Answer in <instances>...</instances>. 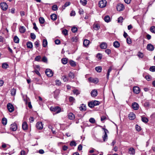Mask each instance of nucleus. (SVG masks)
Listing matches in <instances>:
<instances>
[{
  "label": "nucleus",
  "mask_w": 155,
  "mask_h": 155,
  "mask_svg": "<svg viewBox=\"0 0 155 155\" xmlns=\"http://www.w3.org/2000/svg\"><path fill=\"white\" fill-rule=\"evenodd\" d=\"M51 110L55 112L56 113H59L61 111V108L58 106L51 107Z\"/></svg>",
  "instance_id": "1"
},
{
  "label": "nucleus",
  "mask_w": 155,
  "mask_h": 155,
  "mask_svg": "<svg viewBox=\"0 0 155 155\" xmlns=\"http://www.w3.org/2000/svg\"><path fill=\"white\" fill-rule=\"evenodd\" d=\"M107 1L105 0H101L99 2V7L101 8L105 7L106 5Z\"/></svg>",
  "instance_id": "2"
},
{
  "label": "nucleus",
  "mask_w": 155,
  "mask_h": 155,
  "mask_svg": "<svg viewBox=\"0 0 155 155\" xmlns=\"http://www.w3.org/2000/svg\"><path fill=\"white\" fill-rule=\"evenodd\" d=\"M45 73L46 75L49 77H51L53 75V71L49 69H47L46 70Z\"/></svg>",
  "instance_id": "3"
},
{
  "label": "nucleus",
  "mask_w": 155,
  "mask_h": 155,
  "mask_svg": "<svg viewBox=\"0 0 155 155\" xmlns=\"http://www.w3.org/2000/svg\"><path fill=\"white\" fill-rule=\"evenodd\" d=\"M7 107L9 111L10 112H12L14 110V107L11 103H9L7 104Z\"/></svg>",
  "instance_id": "4"
},
{
  "label": "nucleus",
  "mask_w": 155,
  "mask_h": 155,
  "mask_svg": "<svg viewBox=\"0 0 155 155\" xmlns=\"http://www.w3.org/2000/svg\"><path fill=\"white\" fill-rule=\"evenodd\" d=\"M36 127L38 130H41L43 127V124L41 122H38L36 124Z\"/></svg>",
  "instance_id": "5"
},
{
  "label": "nucleus",
  "mask_w": 155,
  "mask_h": 155,
  "mask_svg": "<svg viewBox=\"0 0 155 155\" xmlns=\"http://www.w3.org/2000/svg\"><path fill=\"white\" fill-rule=\"evenodd\" d=\"M0 6L3 11L6 10L8 8V5L5 2H2L0 4Z\"/></svg>",
  "instance_id": "6"
},
{
  "label": "nucleus",
  "mask_w": 155,
  "mask_h": 155,
  "mask_svg": "<svg viewBox=\"0 0 155 155\" xmlns=\"http://www.w3.org/2000/svg\"><path fill=\"white\" fill-rule=\"evenodd\" d=\"M117 11L120 12L121 11L124 10V7L123 4H119L117 5Z\"/></svg>",
  "instance_id": "7"
},
{
  "label": "nucleus",
  "mask_w": 155,
  "mask_h": 155,
  "mask_svg": "<svg viewBox=\"0 0 155 155\" xmlns=\"http://www.w3.org/2000/svg\"><path fill=\"white\" fill-rule=\"evenodd\" d=\"M104 131V134L103 137V139L104 141L107 140V133H108V130L105 128H103Z\"/></svg>",
  "instance_id": "8"
},
{
  "label": "nucleus",
  "mask_w": 155,
  "mask_h": 155,
  "mask_svg": "<svg viewBox=\"0 0 155 155\" xmlns=\"http://www.w3.org/2000/svg\"><path fill=\"white\" fill-rule=\"evenodd\" d=\"M17 129V124L15 123L11 124L10 126V129L13 131H16Z\"/></svg>",
  "instance_id": "9"
},
{
  "label": "nucleus",
  "mask_w": 155,
  "mask_h": 155,
  "mask_svg": "<svg viewBox=\"0 0 155 155\" xmlns=\"http://www.w3.org/2000/svg\"><path fill=\"white\" fill-rule=\"evenodd\" d=\"M133 91L134 93L136 94H138L140 92V89L138 87L135 86L133 88Z\"/></svg>",
  "instance_id": "10"
},
{
  "label": "nucleus",
  "mask_w": 155,
  "mask_h": 155,
  "mask_svg": "<svg viewBox=\"0 0 155 155\" xmlns=\"http://www.w3.org/2000/svg\"><path fill=\"white\" fill-rule=\"evenodd\" d=\"M147 50L152 51L154 50V47L151 44H149L147 45Z\"/></svg>",
  "instance_id": "11"
},
{
  "label": "nucleus",
  "mask_w": 155,
  "mask_h": 155,
  "mask_svg": "<svg viewBox=\"0 0 155 155\" xmlns=\"http://www.w3.org/2000/svg\"><path fill=\"white\" fill-rule=\"evenodd\" d=\"M132 107L134 110H137L139 108L138 104L136 102H134L132 104Z\"/></svg>",
  "instance_id": "12"
},
{
  "label": "nucleus",
  "mask_w": 155,
  "mask_h": 155,
  "mask_svg": "<svg viewBox=\"0 0 155 155\" xmlns=\"http://www.w3.org/2000/svg\"><path fill=\"white\" fill-rule=\"evenodd\" d=\"M54 97L55 98L57 99L60 93V91L58 89H57L54 91Z\"/></svg>",
  "instance_id": "13"
},
{
  "label": "nucleus",
  "mask_w": 155,
  "mask_h": 155,
  "mask_svg": "<svg viewBox=\"0 0 155 155\" xmlns=\"http://www.w3.org/2000/svg\"><path fill=\"white\" fill-rule=\"evenodd\" d=\"M129 119L131 120L134 119L135 118V115L134 113H130L128 115Z\"/></svg>",
  "instance_id": "14"
},
{
  "label": "nucleus",
  "mask_w": 155,
  "mask_h": 155,
  "mask_svg": "<svg viewBox=\"0 0 155 155\" xmlns=\"http://www.w3.org/2000/svg\"><path fill=\"white\" fill-rule=\"evenodd\" d=\"M100 47L102 49H105L107 48V45L106 43L103 42L100 44Z\"/></svg>",
  "instance_id": "15"
},
{
  "label": "nucleus",
  "mask_w": 155,
  "mask_h": 155,
  "mask_svg": "<svg viewBox=\"0 0 155 155\" xmlns=\"http://www.w3.org/2000/svg\"><path fill=\"white\" fill-rule=\"evenodd\" d=\"M68 117L70 120H73L75 118V116L72 113H70L68 114Z\"/></svg>",
  "instance_id": "16"
},
{
  "label": "nucleus",
  "mask_w": 155,
  "mask_h": 155,
  "mask_svg": "<svg viewBox=\"0 0 155 155\" xmlns=\"http://www.w3.org/2000/svg\"><path fill=\"white\" fill-rule=\"evenodd\" d=\"M88 79L89 81L94 83H97L98 81V79L97 78L94 79L92 78H90Z\"/></svg>",
  "instance_id": "17"
},
{
  "label": "nucleus",
  "mask_w": 155,
  "mask_h": 155,
  "mask_svg": "<svg viewBox=\"0 0 155 155\" xmlns=\"http://www.w3.org/2000/svg\"><path fill=\"white\" fill-rule=\"evenodd\" d=\"M91 95L93 97H96L97 94V92L96 90H93L91 92Z\"/></svg>",
  "instance_id": "18"
},
{
  "label": "nucleus",
  "mask_w": 155,
  "mask_h": 155,
  "mask_svg": "<svg viewBox=\"0 0 155 155\" xmlns=\"http://www.w3.org/2000/svg\"><path fill=\"white\" fill-rule=\"evenodd\" d=\"M100 27V26L99 24H94L93 25V28L94 30H98Z\"/></svg>",
  "instance_id": "19"
},
{
  "label": "nucleus",
  "mask_w": 155,
  "mask_h": 155,
  "mask_svg": "<svg viewBox=\"0 0 155 155\" xmlns=\"http://www.w3.org/2000/svg\"><path fill=\"white\" fill-rule=\"evenodd\" d=\"M129 153L130 154H134L135 153L134 149L133 147L130 148L129 149Z\"/></svg>",
  "instance_id": "20"
},
{
  "label": "nucleus",
  "mask_w": 155,
  "mask_h": 155,
  "mask_svg": "<svg viewBox=\"0 0 155 155\" xmlns=\"http://www.w3.org/2000/svg\"><path fill=\"white\" fill-rule=\"evenodd\" d=\"M79 109L81 111H85L86 110V106L85 105L82 104L79 107Z\"/></svg>",
  "instance_id": "21"
},
{
  "label": "nucleus",
  "mask_w": 155,
  "mask_h": 155,
  "mask_svg": "<svg viewBox=\"0 0 155 155\" xmlns=\"http://www.w3.org/2000/svg\"><path fill=\"white\" fill-rule=\"evenodd\" d=\"M51 18L53 21L56 20L57 18V15L55 14H53L51 15Z\"/></svg>",
  "instance_id": "22"
},
{
  "label": "nucleus",
  "mask_w": 155,
  "mask_h": 155,
  "mask_svg": "<svg viewBox=\"0 0 155 155\" xmlns=\"http://www.w3.org/2000/svg\"><path fill=\"white\" fill-rule=\"evenodd\" d=\"M90 41L87 39H85L83 42V45L85 47L87 46L89 44Z\"/></svg>",
  "instance_id": "23"
},
{
  "label": "nucleus",
  "mask_w": 155,
  "mask_h": 155,
  "mask_svg": "<svg viewBox=\"0 0 155 155\" xmlns=\"http://www.w3.org/2000/svg\"><path fill=\"white\" fill-rule=\"evenodd\" d=\"M22 127L24 130H26L28 129V125L26 122H24L22 125Z\"/></svg>",
  "instance_id": "24"
},
{
  "label": "nucleus",
  "mask_w": 155,
  "mask_h": 155,
  "mask_svg": "<svg viewBox=\"0 0 155 155\" xmlns=\"http://www.w3.org/2000/svg\"><path fill=\"white\" fill-rule=\"evenodd\" d=\"M20 32L21 33H24L25 31V27L21 26L20 27L19 29Z\"/></svg>",
  "instance_id": "25"
},
{
  "label": "nucleus",
  "mask_w": 155,
  "mask_h": 155,
  "mask_svg": "<svg viewBox=\"0 0 155 155\" xmlns=\"http://www.w3.org/2000/svg\"><path fill=\"white\" fill-rule=\"evenodd\" d=\"M113 45L116 48H118L120 46V43L117 41H115L114 42Z\"/></svg>",
  "instance_id": "26"
},
{
  "label": "nucleus",
  "mask_w": 155,
  "mask_h": 155,
  "mask_svg": "<svg viewBox=\"0 0 155 155\" xmlns=\"http://www.w3.org/2000/svg\"><path fill=\"white\" fill-rule=\"evenodd\" d=\"M112 70V68L111 67H110L107 71V79H109V76L110 75V73Z\"/></svg>",
  "instance_id": "27"
},
{
  "label": "nucleus",
  "mask_w": 155,
  "mask_h": 155,
  "mask_svg": "<svg viewBox=\"0 0 155 155\" xmlns=\"http://www.w3.org/2000/svg\"><path fill=\"white\" fill-rule=\"evenodd\" d=\"M26 45L28 48H31L33 47L32 43L31 42H28L27 43Z\"/></svg>",
  "instance_id": "28"
},
{
  "label": "nucleus",
  "mask_w": 155,
  "mask_h": 155,
  "mask_svg": "<svg viewBox=\"0 0 155 155\" xmlns=\"http://www.w3.org/2000/svg\"><path fill=\"white\" fill-rule=\"evenodd\" d=\"M105 21L107 22H108L110 21V18L108 15L105 16L104 18Z\"/></svg>",
  "instance_id": "29"
},
{
  "label": "nucleus",
  "mask_w": 155,
  "mask_h": 155,
  "mask_svg": "<svg viewBox=\"0 0 155 155\" xmlns=\"http://www.w3.org/2000/svg\"><path fill=\"white\" fill-rule=\"evenodd\" d=\"M95 69L97 72L100 73L101 71L102 68L101 66L97 67H95Z\"/></svg>",
  "instance_id": "30"
},
{
  "label": "nucleus",
  "mask_w": 155,
  "mask_h": 155,
  "mask_svg": "<svg viewBox=\"0 0 155 155\" xmlns=\"http://www.w3.org/2000/svg\"><path fill=\"white\" fill-rule=\"evenodd\" d=\"M11 92L12 95L14 96L16 94V90L14 88H13L11 90Z\"/></svg>",
  "instance_id": "31"
},
{
  "label": "nucleus",
  "mask_w": 155,
  "mask_h": 155,
  "mask_svg": "<svg viewBox=\"0 0 155 155\" xmlns=\"http://www.w3.org/2000/svg\"><path fill=\"white\" fill-rule=\"evenodd\" d=\"M48 42L46 40L44 39L42 42V45L44 47H46L47 45Z\"/></svg>",
  "instance_id": "32"
},
{
  "label": "nucleus",
  "mask_w": 155,
  "mask_h": 155,
  "mask_svg": "<svg viewBox=\"0 0 155 155\" xmlns=\"http://www.w3.org/2000/svg\"><path fill=\"white\" fill-rule=\"evenodd\" d=\"M19 39L16 36H15L14 38V41L15 43H18L19 42Z\"/></svg>",
  "instance_id": "33"
},
{
  "label": "nucleus",
  "mask_w": 155,
  "mask_h": 155,
  "mask_svg": "<svg viewBox=\"0 0 155 155\" xmlns=\"http://www.w3.org/2000/svg\"><path fill=\"white\" fill-rule=\"evenodd\" d=\"M61 60L62 63L64 64H66L68 62V59L67 58H63Z\"/></svg>",
  "instance_id": "34"
},
{
  "label": "nucleus",
  "mask_w": 155,
  "mask_h": 155,
  "mask_svg": "<svg viewBox=\"0 0 155 155\" xmlns=\"http://www.w3.org/2000/svg\"><path fill=\"white\" fill-rule=\"evenodd\" d=\"M2 123L3 125H6L7 123V119L5 118H3L2 120Z\"/></svg>",
  "instance_id": "35"
},
{
  "label": "nucleus",
  "mask_w": 155,
  "mask_h": 155,
  "mask_svg": "<svg viewBox=\"0 0 155 155\" xmlns=\"http://www.w3.org/2000/svg\"><path fill=\"white\" fill-rule=\"evenodd\" d=\"M138 57L140 58H142L144 56L143 54L140 52H138L137 54Z\"/></svg>",
  "instance_id": "36"
},
{
  "label": "nucleus",
  "mask_w": 155,
  "mask_h": 155,
  "mask_svg": "<svg viewBox=\"0 0 155 155\" xmlns=\"http://www.w3.org/2000/svg\"><path fill=\"white\" fill-rule=\"evenodd\" d=\"M2 67L3 68L6 69L8 67V65L6 63H4L2 64Z\"/></svg>",
  "instance_id": "37"
},
{
  "label": "nucleus",
  "mask_w": 155,
  "mask_h": 155,
  "mask_svg": "<svg viewBox=\"0 0 155 155\" xmlns=\"http://www.w3.org/2000/svg\"><path fill=\"white\" fill-rule=\"evenodd\" d=\"M141 120L143 122L145 123H147L148 121V119L145 117H142Z\"/></svg>",
  "instance_id": "38"
},
{
  "label": "nucleus",
  "mask_w": 155,
  "mask_h": 155,
  "mask_svg": "<svg viewBox=\"0 0 155 155\" xmlns=\"http://www.w3.org/2000/svg\"><path fill=\"white\" fill-rule=\"evenodd\" d=\"M68 76L70 78L73 79L74 77V74L73 72H70L68 74Z\"/></svg>",
  "instance_id": "39"
},
{
  "label": "nucleus",
  "mask_w": 155,
  "mask_h": 155,
  "mask_svg": "<svg viewBox=\"0 0 155 155\" xmlns=\"http://www.w3.org/2000/svg\"><path fill=\"white\" fill-rule=\"evenodd\" d=\"M80 2L83 5H85L87 3L86 0H80Z\"/></svg>",
  "instance_id": "40"
},
{
  "label": "nucleus",
  "mask_w": 155,
  "mask_h": 155,
  "mask_svg": "<svg viewBox=\"0 0 155 155\" xmlns=\"http://www.w3.org/2000/svg\"><path fill=\"white\" fill-rule=\"evenodd\" d=\"M52 9L53 10L56 11L58 9V7L57 5H54L52 7Z\"/></svg>",
  "instance_id": "41"
},
{
  "label": "nucleus",
  "mask_w": 155,
  "mask_h": 155,
  "mask_svg": "<svg viewBox=\"0 0 155 155\" xmlns=\"http://www.w3.org/2000/svg\"><path fill=\"white\" fill-rule=\"evenodd\" d=\"M39 21L40 23L41 24H44L45 21L44 19L42 17H40L39 18Z\"/></svg>",
  "instance_id": "42"
},
{
  "label": "nucleus",
  "mask_w": 155,
  "mask_h": 155,
  "mask_svg": "<svg viewBox=\"0 0 155 155\" xmlns=\"http://www.w3.org/2000/svg\"><path fill=\"white\" fill-rule=\"evenodd\" d=\"M88 106L91 108L93 107L94 106L93 101H91L88 103Z\"/></svg>",
  "instance_id": "43"
},
{
  "label": "nucleus",
  "mask_w": 155,
  "mask_h": 155,
  "mask_svg": "<svg viewBox=\"0 0 155 155\" xmlns=\"http://www.w3.org/2000/svg\"><path fill=\"white\" fill-rule=\"evenodd\" d=\"M73 93L74 94L76 95H77L80 94L79 91L77 89H75L73 91Z\"/></svg>",
  "instance_id": "44"
},
{
  "label": "nucleus",
  "mask_w": 155,
  "mask_h": 155,
  "mask_svg": "<svg viewBox=\"0 0 155 155\" xmlns=\"http://www.w3.org/2000/svg\"><path fill=\"white\" fill-rule=\"evenodd\" d=\"M70 64L71 66L73 67L75 66L76 65V63L72 60L70 61Z\"/></svg>",
  "instance_id": "45"
},
{
  "label": "nucleus",
  "mask_w": 155,
  "mask_h": 155,
  "mask_svg": "<svg viewBox=\"0 0 155 155\" xmlns=\"http://www.w3.org/2000/svg\"><path fill=\"white\" fill-rule=\"evenodd\" d=\"M151 32L153 33H155V27L152 26L151 27L150 29Z\"/></svg>",
  "instance_id": "46"
},
{
  "label": "nucleus",
  "mask_w": 155,
  "mask_h": 155,
  "mask_svg": "<svg viewBox=\"0 0 155 155\" xmlns=\"http://www.w3.org/2000/svg\"><path fill=\"white\" fill-rule=\"evenodd\" d=\"M71 30L72 31V32H73L74 33H75L78 30V29L77 27H74L72 28Z\"/></svg>",
  "instance_id": "47"
},
{
  "label": "nucleus",
  "mask_w": 155,
  "mask_h": 155,
  "mask_svg": "<svg viewBox=\"0 0 155 155\" xmlns=\"http://www.w3.org/2000/svg\"><path fill=\"white\" fill-rule=\"evenodd\" d=\"M89 122L92 124H94L95 122V120L93 118H91L89 120Z\"/></svg>",
  "instance_id": "48"
},
{
  "label": "nucleus",
  "mask_w": 155,
  "mask_h": 155,
  "mask_svg": "<svg viewBox=\"0 0 155 155\" xmlns=\"http://www.w3.org/2000/svg\"><path fill=\"white\" fill-rule=\"evenodd\" d=\"M41 58V57L40 56H36L35 58V61H40V59Z\"/></svg>",
  "instance_id": "49"
},
{
  "label": "nucleus",
  "mask_w": 155,
  "mask_h": 155,
  "mask_svg": "<svg viewBox=\"0 0 155 155\" xmlns=\"http://www.w3.org/2000/svg\"><path fill=\"white\" fill-rule=\"evenodd\" d=\"M123 18L122 17H119L117 20V21L118 23H122L123 22Z\"/></svg>",
  "instance_id": "50"
},
{
  "label": "nucleus",
  "mask_w": 155,
  "mask_h": 155,
  "mask_svg": "<svg viewBox=\"0 0 155 155\" xmlns=\"http://www.w3.org/2000/svg\"><path fill=\"white\" fill-rule=\"evenodd\" d=\"M70 145L71 146H75L76 145V143L74 141H72L70 142Z\"/></svg>",
  "instance_id": "51"
},
{
  "label": "nucleus",
  "mask_w": 155,
  "mask_h": 155,
  "mask_svg": "<svg viewBox=\"0 0 155 155\" xmlns=\"http://www.w3.org/2000/svg\"><path fill=\"white\" fill-rule=\"evenodd\" d=\"M93 102L94 106L98 105L100 104L99 101H94Z\"/></svg>",
  "instance_id": "52"
},
{
  "label": "nucleus",
  "mask_w": 155,
  "mask_h": 155,
  "mask_svg": "<svg viewBox=\"0 0 155 155\" xmlns=\"http://www.w3.org/2000/svg\"><path fill=\"white\" fill-rule=\"evenodd\" d=\"M150 71L152 72L155 71V66L151 67L150 68Z\"/></svg>",
  "instance_id": "53"
},
{
  "label": "nucleus",
  "mask_w": 155,
  "mask_h": 155,
  "mask_svg": "<svg viewBox=\"0 0 155 155\" xmlns=\"http://www.w3.org/2000/svg\"><path fill=\"white\" fill-rule=\"evenodd\" d=\"M31 37L32 39H35L36 38V36L33 33L31 34Z\"/></svg>",
  "instance_id": "54"
},
{
  "label": "nucleus",
  "mask_w": 155,
  "mask_h": 155,
  "mask_svg": "<svg viewBox=\"0 0 155 155\" xmlns=\"http://www.w3.org/2000/svg\"><path fill=\"white\" fill-rule=\"evenodd\" d=\"M62 33L65 35H66L68 34V31L66 29H64L62 31Z\"/></svg>",
  "instance_id": "55"
},
{
  "label": "nucleus",
  "mask_w": 155,
  "mask_h": 155,
  "mask_svg": "<svg viewBox=\"0 0 155 155\" xmlns=\"http://www.w3.org/2000/svg\"><path fill=\"white\" fill-rule=\"evenodd\" d=\"M72 41L73 42H77L78 40V38L76 37H74L72 38Z\"/></svg>",
  "instance_id": "56"
},
{
  "label": "nucleus",
  "mask_w": 155,
  "mask_h": 155,
  "mask_svg": "<svg viewBox=\"0 0 155 155\" xmlns=\"http://www.w3.org/2000/svg\"><path fill=\"white\" fill-rule=\"evenodd\" d=\"M56 85L60 86L61 85V81L59 80H56L55 81Z\"/></svg>",
  "instance_id": "57"
},
{
  "label": "nucleus",
  "mask_w": 155,
  "mask_h": 155,
  "mask_svg": "<svg viewBox=\"0 0 155 155\" xmlns=\"http://www.w3.org/2000/svg\"><path fill=\"white\" fill-rule=\"evenodd\" d=\"M97 57L100 60L102 58V55L101 54L98 53L97 54Z\"/></svg>",
  "instance_id": "58"
},
{
  "label": "nucleus",
  "mask_w": 155,
  "mask_h": 155,
  "mask_svg": "<svg viewBox=\"0 0 155 155\" xmlns=\"http://www.w3.org/2000/svg\"><path fill=\"white\" fill-rule=\"evenodd\" d=\"M34 45L36 48L38 47L39 45V41H37L35 42Z\"/></svg>",
  "instance_id": "59"
},
{
  "label": "nucleus",
  "mask_w": 155,
  "mask_h": 155,
  "mask_svg": "<svg viewBox=\"0 0 155 155\" xmlns=\"http://www.w3.org/2000/svg\"><path fill=\"white\" fill-rule=\"evenodd\" d=\"M135 128L137 130L139 131L140 130V127L137 125H136Z\"/></svg>",
  "instance_id": "60"
},
{
  "label": "nucleus",
  "mask_w": 155,
  "mask_h": 155,
  "mask_svg": "<svg viewBox=\"0 0 155 155\" xmlns=\"http://www.w3.org/2000/svg\"><path fill=\"white\" fill-rule=\"evenodd\" d=\"M42 61L44 62H47V58L45 56L44 57L42 58Z\"/></svg>",
  "instance_id": "61"
},
{
  "label": "nucleus",
  "mask_w": 155,
  "mask_h": 155,
  "mask_svg": "<svg viewBox=\"0 0 155 155\" xmlns=\"http://www.w3.org/2000/svg\"><path fill=\"white\" fill-rule=\"evenodd\" d=\"M105 52L108 54H109L111 53V51L109 49H106L105 51Z\"/></svg>",
  "instance_id": "62"
},
{
  "label": "nucleus",
  "mask_w": 155,
  "mask_h": 155,
  "mask_svg": "<svg viewBox=\"0 0 155 155\" xmlns=\"http://www.w3.org/2000/svg\"><path fill=\"white\" fill-rule=\"evenodd\" d=\"M70 4V3L69 2H66L64 4V6H64V7H66L67 6H69Z\"/></svg>",
  "instance_id": "63"
},
{
  "label": "nucleus",
  "mask_w": 155,
  "mask_h": 155,
  "mask_svg": "<svg viewBox=\"0 0 155 155\" xmlns=\"http://www.w3.org/2000/svg\"><path fill=\"white\" fill-rule=\"evenodd\" d=\"M127 43L128 44H130L131 43V40L130 38H127Z\"/></svg>",
  "instance_id": "64"
}]
</instances>
